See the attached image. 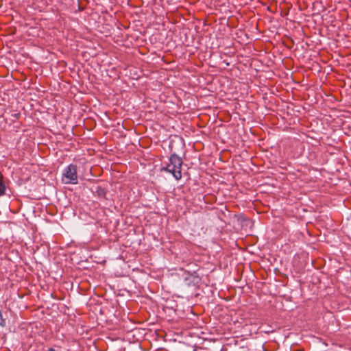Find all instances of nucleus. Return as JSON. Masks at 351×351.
Returning <instances> with one entry per match:
<instances>
[{"label":"nucleus","mask_w":351,"mask_h":351,"mask_svg":"<svg viewBox=\"0 0 351 351\" xmlns=\"http://www.w3.org/2000/svg\"><path fill=\"white\" fill-rule=\"evenodd\" d=\"M182 158L176 154H172L169 158V163L166 167H163L162 170L171 173L178 180L182 178Z\"/></svg>","instance_id":"f257e3e1"},{"label":"nucleus","mask_w":351,"mask_h":351,"mask_svg":"<svg viewBox=\"0 0 351 351\" xmlns=\"http://www.w3.org/2000/svg\"><path fill=\"white\" fill-rule=\"evenodd\" d=\"M62 181L65 184H75L77 183V167L69 165L64 170Z\"/></svg>","instance_id":"f03ea898"},{"label":"nucleus","mask_w":351,"mask_h":351,"mask_svg":"<svg viewBox=\"0 0 351 351\" xmlns=\"http://www.w3.org/2000/svg\"><path fill=\"white\" fill-rule=\"evenodd\" d=\"M48 351H56V350L54 349H53V348H50V349L48 350Z\"/></svg>","instance_id":"20e7f679"},{"label":"nucleus","mask_w":351,"mask_h":351,"mask_svg":"<svg viewBox=\"0 0 351 351\" xmlns=\"http://www.w3.org/2000/svg\"><path fill=\"white\" fill-rule=\"evenodd\" d=\"M5 186L3 180V175L0 173V196L5 194Z\"/></svg>","instance_id":"7ed1b4c3"}]
</instances>
